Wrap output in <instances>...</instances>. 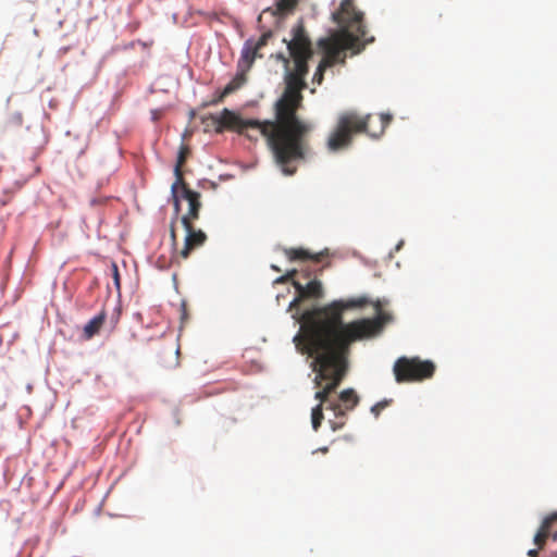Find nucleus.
<instances>
[{
    "mask_svg": "<svg viewBox=\"0 0 557 557\" xmlns=\"http://www.w3.org/2000/svg\"><path fill=\"white\" fill-rule=\"evenodd\" d=\"M292 38L284 39L288 57L280 52L275 58L284 64L285 88L274 103V120L259 121L243 119L239 114L224 109L212 116L218 131L226 127L257 140L263 136L273 153L275 163L285 175L296 173V162L305 160L309 151L308 136L313 125L301 120L297 112L302 107V90L308 87L309 60L313 58L312 41L300 21L293 26Z\"/></svg>",
    "mask_w": 557,
    "mask_h": 557,
    "instance_id": "f257e3e1",
    "label": "nucleus"
},
{
    "mask_svg": "<svg viewBox=\"0 0 557 557\" xmlns=\"http://www.w3.org/2000/svg\"><path fill=\"white\" fill-rule=\"evenodd\" d=\"M372 304L366 296L334 300L329 305L302 312L300 330L296 339H310L315 349H326L347 362L350 346L382 333L384 325L392 320L389 313L381 311V304H374L375 318H362L350 322L343 321V313L354 308Z\"/></svg>",
    "mask_w": 557,
    "mask_h": 557,
    "instance_id": "f03ea898",
    "label": "nucleus"
},
{
    "mask_svg": "<svg viewBox=\"0 0 557 557\" xmlns=\"http://www.w3.org/2000/svg\"><path fill=\"white\" fill-rule=\"evenodd\" d=\"M294 343L301 354H307L313 358L311 366L315 372L314 384L321 388L314 395L319 404L312 408L311 422L313 430L318 431L324 418L323 405H329L330 395L336 391L345 377L347 362H344L326 349H315L310 339H296L295 336Z\"/></svg>",
    "mask_w": 557,
    "mask_h": 557,
    "instance_id": "7ed1b4c3",
    "label": "nucleus"
},
{
    "mask_svg": "<svg viewBox=\"0 0 557 557\" xmlns=\"http://www.w3.org/2000/svg\"><path fill=\"white\" fill-rule=\"evenodd\" d=\"M332 16L339 29L332 37L321 38L318 41L319 47L324 51L321 61L330 63V67L339 61L344 62V50L359 48L360 44L363 47L374 40L373 37H366L363 13L356 10L354 0H342L339 9Z\"/></svg>",
    "mask_w": 557,
    "mask_h": 557,
    "instance_id": "20e7f679",
    "label": "nucleus"
},
{
    "mask_svg": "<svg viewBox=\"0 0 557 557\" xmlns=\"http://www.w3.org/2000/svg\"><path fill=\"white\" fill-rule=\"evenodd\" d=\"M380 126L373 129L371 126L372 115L360 116L354 111H346L338 115L337 123L327 139V148L331 151H338L350 146L352 137L357 134L367 133L373 138L382 135L392 121L388 114H380Z\"/></svg>",
    "mask_w": 557,
    "mask_h": 557,
    "instance_id": "39448f33",
    "label": "nucleus"
},
{
    "mask_svg": "<svg viewBox=\"0 0 557 557\" xmlns=\"http://www.w3.org/2000/svg\"><path fill=\"white\" fill-rule=\"evenodd\" d=\"M393 371L397 383L417 382L431 379L435 372V364L418 357H400L394 363Z\"/></svg>",
    "mask_w": 557,
    "mask_h": 557,
    "instance_id": "423d86ee",
    "label": "nucleus"
},
{
    "mask_svg": "<svg viewBox=\"0 0 557 557\" xmlns=\"http://www.w3.org/2000/svg\"><path fill=\"white\" fill-rule=\"evenodd\" d=\"M177 198H183L188 202V212L181 218L182 224H184V220L194 224V221L199 219L201 208L200 194L191 190L186 183H183L178 184ZM175 211L178 213L180 209L175 208Z\"/></svg>",
    "mask_w": 557,
    "mask_h": 557,
    "instance_id": "0eeeda50",
    "label": "nucleus"
},
{
    "mask_svg": "<svg viewBox=\"0 0 557 557\" xmlns=\"http://www.w3.org/2000/svg\"><path fill=\"white\" fill-rule=\"evenodd\" d=\"M186 231V236L184 240V247L178 252V256L183 259H187L191 251L196 248H199L205 245L207 242V235L201 230H196L194 224L184 220V224H182Z\"/></svg>",
    "mask_w": 557,
    "mask_h": 557,
    "instance_id": "6e6552de",
    "label": "nucleus"
},
{
    "mask_svg": "<svg viewBox=\"0 0 557 557\" xmlns=\"http://www.w3.org/2000/svg\"><path fill=\"white\" fill-rule=\"evenodd\" d=\"M359 403V397L352 388L344 389L337 400H333L330 397L329 405L326 409H330L334 412L336 418H343L346 414V411L352 410L357 404Z\"/></svg>",
    "mask_w": 557,
    "mask_h": 557,
    "instance_id": "1a4fd4ad",
    "label": "nucleus"
},
{
    "mask_svg": "<svg viewBox=\"0 0 557 557\" xmlns=\"http://www.w3.org/2000/svg\"><path fill=\"white\" fill-rule=\"evenodd\" d=\"M272 37L273 33L268 30L264 32L257 40L252 38L246 40L242 51L240 63H245L246 69H250L253 63V53H256V50H262Z\"/></svg>",
    "mask_w": 557,
    "mask_h": 557,
    "instance_id": "9d476101",
    "label": "nucleus"
},
{
    "mask_svg": "<svg viewBox=\"0 0 557 557\" xmlns=\"http://www.w3.org/2000/svg\"><path fill=\"white\" fill-rule=\"evenodd\" d=\"M293 285L298 296L290 302V308L298 305L305 298H321L323 296L322 284L319 280H312L306 285L294 281Z\"/></svg>",
    "mask_w": 557,
    "mask_h": 557,
    "instance_id": "9b49d317",
    "label": "nucleus"
},
{
    "mask_svg": "<svg viewBox=\"0 0 557 557\" xmlns=\"http://www.w3.org/2000/svg\"><path fill=\"white\" fill-rule=\"evenodd\" d=\"M556 522L557 512L550 513L543 520L533 540L534 544L539 547V549H542L545 546L546 541L549 536H552L554 541H557V530L553 531V525Z\"/></svg>",
    "mask_w": 557,
    "mask_h": 557,
    "instance_id": "f8f14e48",
    "label": "nucleus"
},
{
    "mask_svg": "<svg viewBox=\"0 0 557 557\" xmlns=\"http://www.w3.org/2000/svg\"><path fill=\"white\" fill-rule=\"evenodd\" d=\"M188 153H189L188 147L182 146L178 151L177 162H176L175 170H174L176 180L172 185V194H173V198H174V205H176L177 210H178L177 188H178V184L185 183V181L183 178L182 166L185 163Z\"/></svg>",
    "mask_w": 557,
    "mask_h": 557,
    "instance_id": "ddd939ff",
    "label": "nucleus"
},
{
    "mask_svg": "<svg viewBox=\"0 0 557 557\" xmlns=\"http://www.w3.org/2000/svg\"><path fill=\"white\" fill-rule=\"evenodd\" d=\"M284 255L287 257L289 261H313L320 262L323 258V252L313 253L305 248H285Z\"/></svg>",
    "mask_w": 557,
    "mask_h": 557,
    "instance_id": "4468645a",
    "label": "nucleus"
},
{
    "mask_svg": "<svg viewBox=\"0 0 557 557\" xmlns=\"http://www.w3.org/2000/svg\"><path fill=\"white\" fill-rule=\"evenodd\" d=\"M238 66L242 69L239 73L235 75V77L224 87L220 96L214 102L222 101L226 96L235 92L237 89H239L244 84L246 83V72L249 69H246L245 63H238Z\"/></svg>",
    "mask_w": 557,
    "mask_h": 557,
    "instance_id": "2eb2a0df",
    "label": "nucleus"
},
{
    "mask_svg": "<svg viewBox=\"0 0 557 557\" xmlns=\"http://www.w3.org/2000/svg\"><path fill=\"white\" fill-rule=\"evenodd\" d=\"M107 314L104 310H101L96 317H94L83 329L82 337L85 341L91 339L97 335L104 324Z\"/></svg>",
    "mask_w": 557,
    "mask_h": 557,
    "instance_id": "dca6fc26",
    "label": "nucleus"
},
{
    "mask_svg": "<svg viewBox=\"0 0 557 557\" xmlns=\"http://www.w3.org/2000/svg\"><path fill=\"white\" fill-rule=\"evenodd\" d=\"M298 4V0H278L276 2V12L281 15L292 13Z\"/></svg>",
    "mask_w": 557,
    "mask_h": 557,
    "instance_id": "f3484780",
    "label": "nucleus"
},
{
    "mask_svg": "<svg viewBox=\"0 0 557 557\" xmlns=\"http://www.w3.org/2000/svg\"><path fill=\"white\" fill-rule=\"evenodd\" d=\"M330 67V63H327L326 61H320L318 66H317V70L313 74V77H312V84L313 85H321L323 79H324V73L326 71V69Z\"/></svg>",
    "mask_w": 557,
    "mask_h": 557,
    "instance_id": "a211bd4d",
    "label": "nucleus"
},
{
    "mask_svg": "<svg viewBox=\"0 0 557 557\" xmlns=\"http://www.w3.org/2000/svg\"><path fill=\"white\" fill-rule=\"evenodd\" d=\"M392 400H382V401H379L376 403L374 406H372L371 408V412L375 416V417H379V414L381 413V411L383 409H385L389 404H391Z\"/></svg>",
    "mask_w": 557,
    "mask_h": 557,
    "instance_id": "6ab92c4d",
    "label": "nucleus"
},
{
    "mask_svg": "<svg viewBox=\"0 0 557 557\" xmlns=\"http://www.w3.org/2000/svg\"><path fill=\"white\" fill-rule=\"evenodd\" d=\"M112 271H113L114 284H115L116 289L119 290L120 286H121V284H120V274H119L117 265L115 263L112 264Z\"/></svg>",
    "mask_w": 557,
    "mask_h": 557,
    "instance_id": "aec40b11",
    "label": "nucleus"
},
{
    "mask_svg": "<svg viewBox=\"0 0 557 557\" xmlns=\"http://www.w3.org/2000/svg\"><path fill=\"white\" fill-rule=\"evenodd\" d=\"M150 113H151V120L153 122H158L161 119L163 111L161 109H153V110H151Z\"/></svg>",
    "mask_w": 557,
    "mask_h": 557,
    "instance_id": "412c9836",
    "label": "nucleus"
},
{
    "mask_svg": "<svg viewBox=\"0 0 557 557\" xmlns=\"http://www.w3.org/2000/svg\"><path fill=\"white\" fill-rule=\"evenodd\" d=\"M296 273H297V271H296V270H292V271L287 272V274H286V275H284V276H282L281 278H278V280H277V282H285V281H287V280H289V278H293V277L295 276V274H296Z\"/></svg>",
    "mask_w": 557,
    "mask_h": 557,
    "instance_id": "4be33fe9",
    "label": "nucleus"
},
{
    "mask_svg": "<svg viewBox=\"0 0 557 557\" xmlns=\"http://www.w3.org/2000/svg\"><path fill=\"white\" fill-rule=\"evenodd\" d=\"M171 240H172L173 245H176L177 237H176V231H175L173 222L171 224Z\"/></svg>",
    "mask_w": 557,
    "mask_h": 557,
    "instance_id": "5701e85b",
    "label": "nucleus"
},
{
    "mask_svg": "<svg viewBox=\"0 0 557 557\" xmlns=\"http://www.w3.org/2000/svg\"><path fill=\"white\" fill-rule=\"evenodd\" d=\"M344 424H345V422H343V421H342V422H339V423H336V422H332V421H331V426H332V429H333L334 431H336V430H338V429L343 428V426H344Z\"/></svg>",
    "mask_w": 557,
    "mask_h": 557,
    "instance_id": "b1692460",
    "label": "nucleus"
},
{
    "mask_svg": "<svg viewBox=\"0 0 557 557\" xmlns=\"http://www.w3.org/2000/svg\"><path fill=\"white\" fill-rule=\"evenodd\" d=\"M539 552H540L539 547H537V548H535V549H530V550L528 552V555H529L530 557H537V556H539Z\"/></svg>",
    "mask_w": 557,
    "mask_h": 557,
    "instance_id": "393cba45",
    "label": "nucleus"
},
{
    "mask_svg": "<svg viewBox=\"0 0 557 557\" xmlns=\"http://www.w3.org/2000/svg\"><path fill=\"white\" fill-rule=\"evenodd\" d=\"M263 54L261 53V50H256V53H253V61L257 59V58H262Z\"/></svg>",
    "mask_w": 557,
    "mask_h": 557,
    "instance_id": "a878e982",
    "label": "nucleus"
},
{
    "mask_svg": "<svg viewBox=\"0 0 557 557\" xmlns=\"http://www.w3.org/2000/svg\"><path fill=\"white\" fill-rule=\"evenodd\" d=\"M272 269H273L274 271H277V272H280V271H281V270H280V268H277L276 265H272Z\"/></svg>",
    "mask_w": 557,
    "mask_h": 557,
    "instance_id": "bb28decb",
    "label": "nucleus"
},
{
    "mask_svg": "<svg viewBox=\"0 0 557 557\" xmlns=\"http://www.w3.org/2000/svg\"><path fill=\"white\" fill-rule=\"evenodd\" d=\"M182 308H183V312H185V304L182 305ZM183 318H185V313H183Z\"/></svg>",
    "mask_w": 557,
    "mask_h": 557,
    "instance_id": "cd10ccee",
    "label": "nucleus"
},
{
    "mask_svg": "<svg viewBox=\"0 0 557 557\" xmlns=\"http://www.w3.org/2000/svg\"><path fill=\"white\" fill-rule=\"evenodd\" d=\"M323 453H326L327 451V447H324L321 449Z\"/></svg>",
    "mask_w": 557,
    "mask_h": 557,
    "instance_id": "c85d7f7f",
    "label": "nucleus"
}]
</instances>
